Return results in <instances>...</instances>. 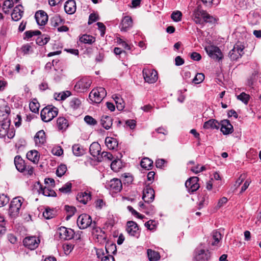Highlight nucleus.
Segmentation results:
<instances>
[{"label":"nucleus","instance_id":"nucleus-1","mask_svg":"<svg viewBox=\"0 0 261 261\" xmlns=\"http://www.w3.org/2000/svg\"><path fill=\"white\" fill-rule=\"evenodd\" d=\"M58 110L55 107L48 106L44 108L41 111V117L44 122H49L56 117Z\"/></svg>","mask_w":261,"mask_h":261},{"label":"nucleus","instance_id":"nucleus-2","mask_svg":"<svg viewBox=\"0 0 261 261\" xmlns=\"http://www.w3.org/2000/svg\"><path fill=\"white\" fill-rule=\"evenodd\" d=\"M77 224L80 229H86L89 226L94 229L96 228V223L92 222L91 217L86 214L80 215L77 219Z\"/></svg>","mask_w":261,"mask_h":261},{"label":"nucleus","instance_id":"nucleus-3","mask_svg":"<svg viewBox=\"0 0 261 261\" xmlns=\"http://www.w3.org/2000/svg\"><path fill=\"white\" fill-rule=\"evenodd\" d=\"M107 92L105 88L98 87L93 89L89 94V97L93 102L100 103L106 96Z\"/></svg>","mask_w":261,"mask_h":261},{"label":"nucleus","instance_id":"nucleus-4","mask_svg":"<svg viewBox=\"0 0 261 261\" xmlns=\"http://www.w3.org/2000/svg\"><path fill=\"white\" fill-rule=\"evenodd\" d=\"M204 49L208 56L214 60L219 61L223 58L222 53L217 46L208 45L205 46Z\"/></svg>","mask_w":261,"mask_h":261},{"label":"nucleus","instance_id":"nucleus-5","mask_svg":"<svg viewBox=\"0 0 261 261\" xmlns=\"http://www.w3.org/2000/svg\"><path fill=\"white\" fill-rule=\"evenodd\" d=\"M91 84L92 82L90 79L84 77L76 83L74 89L77 92H84L90 87Z\"/></svg>","mask_w":261,"mask_h":261},{"label":"nucleus","instance_id":"nucleus-6","mask_svg":"<svg viewBox=\"0 0 261 261\" xmlns=\"http://www.w3.org/2000/svg\"><path fill=\"white\" fill-rule=\"evenodd\" d=\"M244 46L241 43H236L229 53V56L232 60H237L244 54Z\"/></svg>","mask_w":261,"mask_h":261},{"label":"nucleus","instance_id":"nucleus-7","mask_svg":"<svg viewBox=\"0 0 261 261\" xmlns=\"http://www.w3.org/2000/svg\"><path fill=\"white\" fill-rule=\"evenodd\" d=\"M22 205L21 199L19 198H15L11 202L9 207V213L12 217H15L18 215L19 210Z\"/></svg>","mask_w":261,"mask_h":261},{"label":"nucleus","instance_id":"nucleus-8","mask_svg":"<svg viewBox=\"0 0 261 261\" xmlns=\"http://www.w3.org/2000/svg\"><path fill=\"white\" fill-rule=\"evenodd\" d=\"M143 75L145 82L154 83L158 80L157 72L152 69L145 68L143 70Z\"/></svg>","mask_w":261,"mask_h":261},{"label":"nucleus","instance_id":"nucleus-9","mask_svg":"<svg viewBox=\"0 0 261 261\" xmlns=\"http://www.w3.org/2000/svg\"><path fill=\"white\" fill-rule=\"evenodd\" d=\"M205 15V11L202 10L200 5H199L193 13L192 19L196 24L203 25V19Z\"/></svg>","mask_w":261,"mask_h":261},{"label":"nucleus","instance_id":"nucleus-10","mask_svg":"<svg viewBox=\"0 0 261 261\" xmlns=\"http://www.w3.org/2000/svg\"><path fill=\"white\" fill-rule=\"evenodd\" d=\"M199 178L196 176H193L189 178L185 183V186L189 193H193L197 191L200 187L198 184Z\"/></svg>","mask_w":261,"mask_h":261},{"label":"nucleus","instance_id":"nucleus-11","mask_svg":"<svg viewBox=\"0 0 261 261\" xmlns=\"http://www.w3.org/2000/svg\"><path fill=\"white\" fill-rule=\"evenodd\" d=\"M106 187L114 192H118L122 188L121 181L118 178H113L106 184Z\"/></svg>","mask_w":261,"mask_h":261},{"label":"nucleus","instance_id":"nucleus-12","mask_svg":"<svg viewBox=\"0 0 261 261\" xmlns=\"http://www.w3.org/2000/svg\"><path fill=\"white\" fill-rule=\"evenodd\" d=\"M57 233L59 234L60 239L69 240L73 238L74 231L70 228H67L65 227H60L58 228Z\"/></svg>","mask_w":261,"mask_h":261},{"label":"nucleus","instance_id":"nucleus-13","mask_svg":"<svg viewBox=\"0 0 261 261\" xmlns=\"http://www.w3.org/2000/svg\"><path fill=\"white\" fill-rule=\"evenodd\" d=\"M23 245L31 250L36 249L40 243V240L36 237H28L23 241Z\"/></svg>","mask_w":261,"mask_h":261},{"label":"nucleus","instance_id":"nucleus-14","mask_svg":"<svg viewBox=\"0 0 261 261\" xmlns=\"http://www.w3.org/2000/svg\"><path fill=\"white\" fill-rule=\"evenodd\" d=\"M126 231L132 236L138 238L140 235V231L137 224L134 221H128L127 222Z\"/></svg>","mask_w":261,"mask_h":261},{"label":"nucleus","instance_id":"nucleus-15","mask_svg":"<svg viewBox=\"0 0 261 261\" xmlns=\"http://www.w3.org/2000/svg\"><path fill=\"white\" fill-rule=\"evenodd\" d=\"M194 258L196 261H207L210 257L208 250L197 249L195 250Z\"/></svg>","mask_w":261,"mask_h":261},{"label":"nucleus","instance_id":"nucleus-16","mask_svg":"<svg viewBox=\"0 0 261 261\" xmlns=\"http://www.w3.org/2000/svg\"><path fill=\"white\" fill-rule=\"evenodd\" d=\"M220 130L223 135H226L231 134L233 131V127L228 120L224 119L220 121Z\"/></svg>","mask_w":261,"mask_h":261},{"label":"nucleus","instance_id":"nucleus-17","mask_svg":"<svg viewBox=\"0 0 261 261\" xmlns=\"http://www.w3.org/2000/svg\"><path fill=\"white\" fill-rule=\"evenodd\" d=\"M154 198V191L149 186H146L143 190L142 199L145 202H151Z\"/></svg>","mask_w":261,"mask_h":261},{"label":"nucleus","instance_id":"nucleus-18","mask_svg":"<svg viewBox=\"0 0 261 261\" xmlns=\"http://www.w3.org/2000/svg\"><path fill=\"white\" fill-rule=\"evenodd\" d=\"M35 19L38 25H44L48 21V15L43 11H37L35 15Z\"/></svg>","mask_w":261,"mask_h":261},{"label":"nucleus","instance_id":"nucleus-19","mask_svg":"<svg viewBox=\"0 0 261 261\" xmlns=\"http://www.w3.org/2000/svg\"><path fill=\"white\" fill-rule=\"evenodd\" d=\"M23 7L21 5L16 6L13 9L11 13L12 19L14 21H18L22 17L23 11Z\"/></svg>","mask_w":261,"mask_h":261},{"label":"nucleus","instance_id":"nucleus-20","mask_svg":"<svg viewBox=\"0 0 261 261\" xmlns=\"http://www.w3.org/2000/svg\"><path fill=\"white\" fill-rule=\"evenodd\" d=\"M133 26V20L129 16H126L123 18L120 24L121 31L126 32Z\"/></svg>","mask_w":261,"mask_h":261},{"label":"nucleus","instance_id":"nucleus-21","mask_svg":"<svg viewBox=\"0 0 261 261\" xmlns=\"http://www.w3.org/2000/svg\"><path fill=\"white\" fill-rule=\"evenodd\" d=\"M14 164L16 169L21 172L27 169V165L24 161L19 155H16L14 158Z\"/></svg>","mask_w":261,"mask_h":261},{"label":"nucleus","instance_id":"nucleus-22","mask_svg":"<svg viewBox=\"0 0 261 261\" xmlns=\"http://www.w3.org/2000/svg\"><path fill=\"white\" fill-rule=\"evenodd\" d=\"M76 199L81 203L86 204L91 199V193L87 191L80 192L77 195Z\"/></svg>","mask_w":261,"mask_h":261},{"label":"nucleus","instance_id":"nucleus-23","mask_svg":"<svg viewBox=\"0 0 261 261\" xmlns=\"http://www.w3.org/2000/svg\"><path fill=\"white\" fill-rule=\"evenodd\" d=\"M34 140L37 145L40 146L46 141L45 134L43 130L38 132L34 137Z\"/></svg>","mask_w":261,"mask_h":261},{"label":"nucleus","instance_id":"nucleus-24","mask_svg":"<svg viewBox=\"0 0 261 261\" xmlns=\"http://www.w3.org/2000/svg\"><path fill=\"white\" fill-rule=\"evenodd\" d=\"M203 127L204 129H218L220 128V122L216 119H211L204 123Z\"/></svg>","mask_w":261,"mask_h":261},{"label":"nucleus","instance_id":"nucleus-25","mask_svg":"<svg viewBox=\"0 0 261 261\" xmlns=\"http://www.w3.org/2000/svg\"><path fill=\"white\" fill-rule=\"evenodd\" d=\"M64 9L65 12L69 14H73L76 10V4L74 1L70 0L67 1L64 5Z\"/></svg>","mask_w":261,"mask_h":261},{"label":"nucleus","instance_id":"nucleus-26","mask_svg":"<svg viewBox=\"0 0 261 261\" xmlns=\"http://www.w3.org/2000/svg\"><path fill=\"white\" fill-rule=\"evenodd\" d=\"M105 143L108 148L110 150L116 149L118 147V141L114 138L107 137L105 139Z\"/></svg>","mask_w":261,"mask_h":261},{"label":"nucleus","instance_id":"nucleus-27","mask_svg":"<svg viewBox=\"0 0 261 261\" xmlns=\"http://www.w3.org/2000/svg\"><path fill=\"white\" fill-rule=\"evenodd\" d=\"M112 118L107 115H103L100 120L101 125L106 129H109L112 125Z\"/></svg>","mask_w":261,"mask_h":261},{"label":"nucleus","instance_id":"nucleus-28","mask_svg":"<svg viewBox=\"0 0 261 261\" xmlns=\"http://www.w3.org/2000/svg\"><path fill=\"white\" fill-rule=\"evenodd\" d=\"M101 150L100 145L96 142L92 143L89 147L90 154L94 157L97 156L100 153Z\"/></svg>","mask_w":261,"mask_h":261},{"label":"nucleus","instance_id":"nucleus-29","mask_svg":"<svg viewBox=\"0 0 261 261\" xmlns=\"http://www.w3.org/2000/svg\"><path fill=\"white\" fill-rule=\"evenodd\" d=\"M57 124L59 129L63 130H66L69 125L68 120L63 117L58 118Z\"/></svg>","mask_w":261,"mask_h":261},{"label":"nucleus","instance_id":"nucleus-30","mask_svg":"<svg viewBox=\"0 0 261 261\" xmlns=\"http://www.w3.org/2000/svg\"><path fill=\"white\" fill-rule=\"evenodd\" d=\"M9 113V107L6 106L0 107V122L7 120Z\"/></svg>","mask_w":261,"mask_h":261},{"label":"nucleus","instance_id":"nucleus-31","mask_svg":"<svg viewBox=\"0 0 261 261\" xmlns=\"http://www.w3.org/2000/svg\"><path fill=\"white\" fill-rule=\"evenodd\" d=\"M27 158L34 163H37L39 160V153L36 150H31L27 153Z\"/></svg>","mask_w":261,"mask_h":261},{"label":"nucleus","instance_id":"nucleus-32","mask_svg":"<svg viewBox=\"0 0 261 261\" xmlns=\"http://www.w3.org/2000/svg\"><path fill=\"white\" fill-rule=\"evenodd\" d=\"M40 192L42 193L44 196L47 197H56L57 196L56 193L48 187H43L40 186L39 189Z\"/></svg>","mask_w":261,"mask_h":261},{"label":"nucleus","instance_id":"nucleus-33","mask_svg":"<svg viewBox=\"0 0 261 261\" xmlns=\"http://www.w3.org/2000/svg\"><path fill=\"white\" fill-rule=\"evenodd\" d=\"M147 254L150 261H156L160 258L159 253L151 249L147 250Z\"/></svg>","mask_w":261,"mask_h":261},{"label":"nucleus","instance_id":"nucleus-34","mask_svg":"<svg viewBox=\"0 0 261 261\" xmlns=\"http://www.w3.org/2000/svg\"><path fill=\"white\" fill-rule=\"evenodd\" d=\"M140 165L143 168L149 170L152 166L153 161L148 158H144L142 160Z\"/></svg>","mask_w":261,"mask_h":261},{"label":"nucleus","instance_id":"nucleus-35","mask_svg":"<svg viewBox=\"0 0 261 261\" xmlns=\"http://www.w3.org/2000/svg\"><path fill=\"white\" fill-rule=\"evenodd\" d=\"M113 98L116 104L117 109L119 111L122 110L124 108V102L122 98L118 95H115Z\"/></svg>","mask_w":261,"mask_h":261},{"label":"nucleus","instance_id":"nucleus-36","mask_svg":"<svg viewBox=\"0 0 261 261\" xmlns=\"http://www.w3.org/2000/svg\"><path fill=\"white\" fill-rule=\"evenodd\" d=\"M63 20L61 18L60 15H55L50 19L51 24L53 27H56L60 24H62Z\"/></svg>","mask_w":261,"mask_h":261},{"label":"nucleus","instance_id":"nucleus-37","mask_svg":"<svg viewBox=\"0 0 261 261\" xmlns=\"http://www.w3.org/2000/svg\"><path fill=\"white\" fill-rule=\"evenodd\" d=\"M72 151L73 154L77 156H81L84 153V150L79 144H74L72 146Z\"/></svg>","mask_w":261,"mask_h":261},{"label":"nucleus","instance_id":"nucleus-38","mask_svg":"<svg viewBox=\"0 0 261 261\" xmlns=\"http://www.w3.org/2000/svg\"><path fill=\"white\" fill-rule=\"evenodd\" d=\"M80 40L84 43L92 44L95 42V39L92 36L85 34L81 37Z\"/></svg>","mask_w":261,"mask_h":261},{"label":"nucleus","instance_id":"nucleus-39","mask_svg":"<svg viewBox=\"0 0 261 261\" xmlns=\"http://www.w3.org/2000/svg\"><path fill=\"white\" fill-rule=\"evenodd\" d=\"M56 213L53 209L49 207L45 208L44 212L43 213V217L46 219H50L55 217Z\"/></svg>","mask_w":261,"mask_h":261},{"label":"nucleus","instance_id":"nucleus-40","mask_svg":"<svg viewBox=\"0 0 261 261\" xmlns=\"http://www.w3.org/2000/svg\"><path fill=\"white\" fill-rule=\"evenodd\" d=\"M212 237L214 240L212 243L213 246L217 245L222 239L221 234L218 231H214L212 232Z\"/></svg>","mask_w":261,"mask_h":261},{"label":"nucleus","instance_id":"nucleus-41","mask_svg":"<svg viewBox=\"0 0 261 261\" xmlns=\"http://www.w3.org/2000/svg\"><path fill=\"white\" fill-rule=\"evenodd\" d=\"M40 105L36 99H34L29 105L31 111L34 113H38Z\"/></svg>","mask_w":261,"mask_h":261},{"label":"nucleus","instance_id":"nucleus-42","mask_svg":"<svg viewBox=\"0 0 261 261\" xmlns=\"http://www.w3.org/2000/svg\"><path fill=\"white\" fill-rule=\"evenodd\" d=\"M65 210L68 214L66 217L67 220L69 219L74 214L76 211V208L75 207L69 205H65Z\"/></svg>","mask_w":261,"mask_h":261},{"label":"nucleus","instance_id":"nucleus-43","mask_svg":"<svg viewBox=\"0 0 261 261\" xmlns=\"http://www.w3.org/2000/svg\"><path fill=\"white\" fill-rule=\"evenodd\" d=\"M67 171V167L65 165L61 164L57 168L56 171L57 175L59 177L63 176Z\"/></svg>","mask_w":261,"mask_h":261},{"label":"nucleus","instance_id":"nucleus-44","mask_svg":"<svg viewBox=\"0 0 261 261\" xmlns=\"http://www.w3.org/2000/svg\"><path fill=\"white\" fill-rule=\"evenodd\" d=\"M182 13L179 11H174L171 15V18L175 22L180 21L181 19Z\"/></svg>","mask_w":261,"mask_h":261},{"label":"nucleus","instance_id":"nucleus-45","mask_svg":"<svg viewBox=\"0 0 261 261\" xmlns=\"http://www.w3.org/2000/svg\"><path fill=\"white\" fill-rule=\"evenodd\" d=\"M81 103V100L76 97H74L71 99V100L70 102V106L73 109H77L80 106Z\"/></svg>","mask_w":261,"mask_h":261},{"label":"nucleus","instance_id":"nucleus-46","mask_svg":"<svg viewBox=\"0 0 261 261\" xmlns=\"http://www.w3.org/2000/svg\"><path fill=\"white\" fill-rule=\"evenodd\" d=\"M238 99L242 101L245 104H247L250 98V96L244 92H242L237 96Z\"/></svg>","mask_w":261,"mask_h":261},{"label":"nucleus","instance_id":"nucleus-47","mask_svg":"<svg viewBox=\"0 0 261 261\" xmlns=\"http://www.w3.org/2000/svg\"><path fill=\"white\" fill-rule=\"evenodd\" d=\"M203 24L204 23H214L216 19L213 16L210 15L205 11V15L204 16V19H203Z\"/></svg>","mask_w":261,"mask_h":261},{"label":"nucleus","instance_id":"nucleus-48","mask_svg":"<svg viewBox=\"0 0 261 261\" xmlns=\"http://www.w3.org/2000/svg\"><path fill=\"white\" fill-rule=\"evenodd\" d=\"M204 79V75L202 73H198L193 79V83L195 84L201 83Z\"/></svg>","mask_w":261,"mask_h":261},{"label":"nucleus","instance_id":"nucleus-49","mask_svg":"<svg viewBox=\"0 0 261 261\" xmlns=\"http://www.w3.org/2000/svg\"><path fill=\"white\" fill-rule=\"evenodd\" d=\"M208 204V199L207 197L206 196H203L202 197H200L199 198V202L198 204V209L202 208L205 205H206Z\"/></svg>","mask_w":261,"mask_h":261},{"label":"nucleus","instance_id":"nucleus-50","mask_svg":"<svg viewBox=\"0 0 261 261\" xmlns=\"http://www.w3.org/2000/svg\"><path fill=\"white\" fill-rule=\"evenodd\" d=\"M41 34V32L39 31H28L25 32V37L24 39H29L32 38L33 36L39 35Z\"/></svg>","mask_w":261,"mask_h":261},{"label":"nucleus","instance_id":"nucleus-51","mask_svg":"<svg viewBox=\"0 0 261 261\" xmlns=\"http://www.w3.org/2000/svg\"><path fill=\"white\" fill-rule=\"evenodd\" d=\"M72 185L70 182L65 184L62 187L59 189V191L63 193H67L71 191Z\"/></svg>","mask_w":261,"mask_h":261},{"label":"nucleus","instance_id":"nucleus-52","mask_svg":"<svg viewBox=\"0 0 261 261\" xmlns=\"http://www.w3.org/2000/svg\"><path fill=\"white\" fill-rule=\"evenodd\" d=\"M84 120L88 124L90 125H95L97 123L95 119L89 115L86 116L84 118Z\"/></svg>","mask_w":261,"mask_h":261},{"label":"nucleus","instance_id":"nucleus-53","mask_svg":"<svg viewBox=\"0 0 261 261\" xmlns=\"http://www.w3.org/2000/svg\"><path fill=\"white\" fill-rule=\"evenodd\" d=\"M9 201V198L5 194L0 195V207L6 205Z\"/></svg>","mask_w":261,"mask_h":261},{"label":"nucleus","instance_id":"nucleus-54","mask_svg":"<svg viewBox=\"0 0 261 261\" xmlns=\"http://www.w3.org/2000/svg\"><path fill=\"white\" fill-rule=\"evenodd\" d=\"M71 93L69 91H66L65 92H63L60 93H59L57 96V97L56 98L57 100H64L67 97H68L70 95Z\"/></svg>","mask_w":261,"mask_h":261},{"label":"nucleus","instance_id":"nucleus-55","mask_svg":"<svg viewBox=\"0 0 261 261\" xmlns=\"http://www.w3.org/2000/svg\"><path fill=\"white\" fill-rule=\"evenodd\" d=\"M128 210L132 213V214L140 219H143L144 218V216L140 214L136 210H135L131 206H127Z\"/></svg>","mask_w":261,"mask_h":261},{"label":"nucleus","instance_id":"nucleus-56","mask_svg":"<svg viewBox=\"0 0 261 261\" xmlns=\"http://www.w3.org/2000/svg\"><path fill=\"white\" fill-rule=\"evenodd\" d=\"M105 250L103 248H98L96 249V253L97 257L99 258H102L103 257L106 253H105Z\"/></svg>","mask_w":261,"mask_h":261},{"label":"nucleus","instance_id":"nucleus-57","mask_svg":"<svg viewBox=\"0 0 261 261\" xmlns=\"http://www.w3.org/2000/svg\"><path fill=\"white\" fill-rule=\"evenodd\" d=\"M14 6V2L12 0H6L3 4V8L11 9Z\"/></svg>","mask_w":261,"mask_h":261},{"label":"nucleus","instance_id":"nucleus-58","mask_svg":"<svg viewBox=\"0 0 261 261\" xmlns=\"http://www.w3.org/2000/svg\"><path fill=\"white\" fill-rule=\"evenodd\" d=\"M109 250H113L112 253L113 254H115V253L117 251L116 245L112 244H110V245H109L108 246H106L105 251H106L107 254L109 253Z\"/></svg>","mask_w":261,"mask_h":261},{"label":"nucleus","instance_id":"nucleus-59","mask_svg":"<svg viewBox=\"0 0 261 261\" xmlns=\"http://www.w3.org/2000/svg\"><path fill=\"white\" fill-rule=\"evenodd\" d=\"M125 124L130 129H134L136 126V122L134 120H127L125 121Z\"/></svg>","mask_w":261,"mask_h":261},{"label":"nucleus","instance_id":"nucleus-60","mask_svg":"<svg viewBox=\"0 0 261 261\" xmlns=\"http://www.w3.org/2000/svg\"><path fill=\"white\" fill-rule=\"evenodd\" d=\"M98 18L97 15H96L94 13H92L89 16V20H88V23L89 24H91L93 22H94L96 21L97 20H98Z\"/></svg>","mask_w":261,"mask_h":261},{"label":"nucleus","instance_id":"nucleus-61","mask_svg":"<svg viewBox=\"0 0 261 261\" xmlns=\"http://www.w3.org/2000/svg\"><path fill=\"white\" fill-rule=\"evenodd\" d=\"M101 156L109 161H111L113 159V156L111 153L106 151H103L101 153Z\"/></svg>","mask_w":261,"mask_h":261},{"label":"nucleus","instance_id":"nucleus-62","mask_svg":"<svg viewBox=\"0 0 261 261\" xmlns=\"http://www.w3.org/2000/svg\"><path fill=\"white\" fill-rule=\"evenodd\" d=\"M154 221L149 220L145 223V226L149 230H153L155 227Z\"/></svg>","mask_w":261,"mask_h":261},{"label":"nucleus","instance_id":"nucleus-63","mask_svg":"<svg viewBox=\"0 0 261 261\" xmlns=\"http://www.w3.org/2000/svg\"><path fill=\"white\" fill-rule=\"evenodd\" d=\"M190 57L192 60H195V61H197L200 60L201 59V55L199 53H196V52L192 53L191 54Z\"/></svg>","mask_w":261,"mask_h":261},{"label":"nucleus","instance_id":"nucleus-64","mask_svg":"<svg viewBox=\"0 0 261 261\" xmlns=\"http://www.w3.org/2000/svg\"><path fill=\"white\" fill-rule=\"evenodd\" d=\"M31 48V46L29 44H25L23 45L21 48V50L22 52L24 54H28L29 53L30 50Z\"/></svg>","mask_w":261,"mask_h":261}]
</instances>
